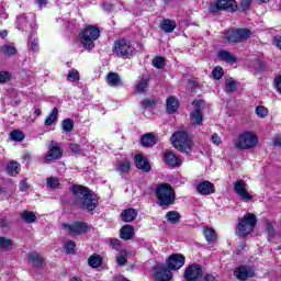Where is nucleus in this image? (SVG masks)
I'll return each mask as SVG.
<instances>
[{
    "instance_id": "obj_1",
    "label": "nucleus",
    "mask_w": 281,
    "mask_h": 281,
    "mask_svg": "<svg viewBox=\"0 0 281 281\" xmlns=\"http://www.w3.org/2000/svg\"><path fill=\"white\" fill-rule=\"evenodd\" d=\"M70 192L75 196L74 205L78 210H82L83 212H93L100 205L98 195L89 189V187L72 184L70 187Z\"/></svg>"
},
{
    "instance_id": "obj_2",
    "label": "nucleus",
    "mask_w": 281,
    "mask_h": 281,
    "mask_svg": "<svg viewBox=\"0 0 281 281\" xmlns=\"http://www.w3.org/2000/svg\"><path fill=\"white\" fill-rule=\"evenodd\" d=\"M186 265V256L182 254H171L166 263H158L154 267V280L170 281L172 280V271H179Z\"/></svg>"
},
{
    "instance_id": "obj_3",
    "label": "nucleus",
    "mask_w": 281,
    "mask_h": 281,
    "mask_svg": "<svg viewBox=\"0 0 281 281\" xmlns=\"http://www.w3.org/2000/svg\"><path fill=\"white\" fill-rule=\"evenodd\" d=\"M159 207H170L177 202V193L170 183H160L154 190Z\"/></svg>"
},
{
    "instance_id": "obj_4",
    "label": "nucleus",
    "mask_w": 281,
    "mask_h": 281,
    "mask_svg": "<svg viewBox=\"0 0 281 281\" xmlns=\"http://www.w3.org/2000/svg\"><path fill=\"white\" fill-rule=\"evenodd\" d=\"M170 142L179 153H186L190 155L192 153V138L188 135L186 131H178L171 135Z\"/></svg>"
},
{
    "instance_id": "obj_5",
    "label": "nucleus",
    "mask_w": 281,
    "mask_h": 281,
    "mask_svg": "<svg viewBox=\"0 0 281 281\" xmlns=\"http://www.w3.org/2000/svg\"><path fill=\"white\" fill-rule=\"evenodd\" d=\"M237 150H251L258 146V134L254 132H244L233 140Z\"/></svg>"
},
{
    "instance_id": "obj_6",
    "label": "nucleus",
    "mask_w": 281,
    "mask_h": 281,
    "mask_svg": "<svg viewBox=\"0 0 281 281\" xmlns=\"http://www.w3.org/2000/svg\"><path fill=\"white\" fill-rule=\"evenodd\" d=\"M258 225V217L254 213H246L243 217L238 218L236 229L240 236H249Z\"/></svg>"
},
{
    "instance_id": "obj_7",
    "label": "nucleus",
    "mask_w": 281,
    "mask_h": 281,
    "mask_svg": "<svg viewBox=\"0 0 281 281\" xmlns=\"http://www.w3.org/2000/svg\"><path fill=\"white\" fill-rule=\"evenodd\" d=\"M100 38V29L98 26L89 25L80 34L79 40L85 49H93L95 41Z\"/></svg>"
},
{
    "instance_id": "obj_8",
    "label": "nucleus",
    "mask_w": 281,
    "mask_h": 281,
    "mask_svg": "<svg viewBox=\"0 0 281 281\" xmlns=\"http://www.w3.org/2000/svg\"><path fill=\"white\" fill-rule=\"evenodd\" d=\"M113 52L119 58H131L135 52V47L127 40H119L114 44Z\"/></svg>"
},
{
    "instance_id": "obj_9",
    "label": "nucleus",
    "mask_w": 281,
    "mask_h": 281,
    "mask_svg": "<svg viewBox=\"0 0 281 281\" xmlns=\"http://www.w3.org/2000/svg\"><path fill=\"white\" fill-rule=\"evenodd\" d=\"M221 10L236 12V10H238V4L236 3V0H217L212 2L209 7V12L212 14H216V12H221Z\"/></svg>"
},
{
    "instance_id": "obj_10",
    "label": "nucleus",
    "mask_w": 281,
    "mask_h": 281,
    "mask_svg": "<svg viewBox=\"0 0 281 281\" xmlns=\"http://www.w3.org/2000/svg\"><path fill=\"white\" fill-rule=\"evenodd\" d=\"M249 36H251V31L248 29H237L225 33V38L228 43H243L247 41Z\"/></svg>"
},
{
    "instance_id": "obj_11",
    "label": "nucleus",
    "mask_w": 281,
    "mask_h": 281,
    "mask_svg": "<svg viewBox=\"0 0 281 281\" xmlns=\"http://www.w3.org/2000/svg\"><path fill=\"white\" fill-rule=\"evenodd\" d=\"M64 229H68L70 236H82V234H87L89 232V224L82 221H76L71 224L64 223Z\"/></svg>"
},
{
    "instance_id": "obj_12",
    "label": "nucleus",
    "mask_w": 281,
    "mask_h": 281,
    "mask_svg": "<svg viewBox=\"0 0 281 281\" xmlns=\"http://www.w3.org/2000/svg\"><path fill=\"white\" fill-rule=\"evenodd\" d=\"M233 190L235 194L244 201L245 203H249V201H254V195L249 194V190H247V184L243 179H239L233 183Z\"/></svg>"
},
{
    "instance_id": "obj_13",
    "label": "nucleus",
    "mask_w": 281,
    "mask_h": 281,
    "mask_svg": "<svg viewBox=\"0 0 281 281\" xmlns=\"http://www.w3.org/2000/svg\"><path fill=\"white\" fill-rule=\"evenodd\" d=\"M203 277V268L199 263L190 265L186 270L183 278L186 281H199Z\"/></svg>"
},
{
    "instance_id": "obj_14",
    "label": "nucleus",
    "mask_w": 281,
    "mask_h": 281,
    "mask_svg": "<svg viewBox=\"0 0 281 281\" xmlns=\"http://www.w3.org/2000/svg\"><path fill=\"white\" fill-rule=\"evenodd\" d=\"M234 276L240 281H246L249 278H255L256 271L249 266L241 265L235 269Z\"/></svg>"
},
{
    "instance_id": "obj_15",
    "label": "nucleus",
    "mask_w": 281,
    "mask_h": 281,
    "mask_svg": "<svg viewBox=\"0 0 281 281\" xmlns=\"http://www.w3.org/2000/svg\"><path fill=\"white\" fill-rule=\"evenodd\" d=\"M60 157H63V148L60 147V144L57 142H52L45 156V161H55L56 159H60Z\"/></svg>"
},
{
    "instance_id": "obj_16",
    "label": "nucleus",
    "mask_w": 281,
    "mask_h": 281,
    "mask_svg": "<svg viewBox=\"0 0 281 281\" xmlns=\"http://www.w3.org/2000/svg\"><path fill=\"white\" fill-rule=\"evenodd\" d=\"M196 192L202 196H210V194H214L216 192V187L214 183L203 180L196 184Z\"/></svg>"
},
{
    "instance_id": "obj_17",
    "label": "nucleus",
    "mask_w": 281,
    "mask_h": 281,
    "mask_svg": "<svg viewBox=\"0 0 281 281\" xmlns=\"http://www.w3.org/2000/svg\"><path fill=\"white\" fill-rule=\"evenodd\" d=\"M201 104H203L202 101H193L192 105L195 106L194 111L191 112L190 119H191V124L194 126L201 124L203 122V114L201 113Z\"/></svg>"
},
{
    "instance_id": "obj_18",
    "label": "nucleus",
    "mask_w": 281,
    "mask_h": 281,
    "mask_svg": "<svg viewBox=\"0 0 281 281\" xmlns=\"http://www.w3.org/2000/svg\"><path fill=\"white\" fill-rule=\"evenodd\" d=\"M164 161L167 166H171V168H177V166H181V164H183V160L172 151L165 153Z\"/></svg>"
},
{
    "instance_id": "obj_19",
    "label": "nucleus",
    "mask_w": 281,
    "mask_h": 281,
    "mask_svg": "<svg viewBox=\"0 0 281 281\" xmlns=\"http://www.w3.org/2000/svg\"><path fill=\"white\" fill-rule=\"evenodd\" d=\"M134 161L138 170H143V172H150V162H148V159H146L142 154H137L134 157Z\"/></svg>"
},
{
    "instance_id": "obj_20",
    "label": "nucleus",
    "mask_w": 281,
    "mask_h": 281,
    "mask_svg": "<svg viewBox=\"0 0 281 281\" xmlns=\"http://www.w3.org/2000/svg\"><path fill=\"white\" fill-rule=\"evenodd\" d=\"M120 238L122 240H133L135 238V227L131 224H125L120 229Z\"/></svg>"
},
{
    "instance_id": "obj_21",
    "label": "nucleus",
    "mask_w": 281,
    "mask_h": 281,
    "mask_svg": "<svg viewBox=\"0 0 281 281\" xmlns=\"http://www.w3.org/2000/svg\"><path fill=\"white\" fill-rule=\"evenodd\" d=\"M121 218L123 223H133V221L137 218V210L133 207L123 210L121 213Z\"/></svg>"
},
{
    "instance_id": "obj_22",
    "label": "nucleus",
    "mask_w": 281,
    "mask_h": 281,
    "mask_svg": "<svg viewBox=\"0 0 281 281\" xmlns=\"http://www.w3.org/2000/svg\"><path fill=\"white\" fill-rule=\"evenodd\" d=\"M203 234H204V238H205L207 245H214V243H216V240H218L216 231H214V228H212V227L204 228Z\"/></svg>"
},
{
    "instance_id": "obj_23",
    "label": "nucleus",
    "mask_w": 281,
    "mask_h": 281,
    "mask_svg": "<svg viewBox=\"0 0 281 281\" xmlns=\"http://www.w3.org/2000/svg\"><path fill=\"white\" fill-rule=\"evenodd\" d=\"M140 143H142V146H145L146 148H150V146H155V144H157V137L151 133H147L142 136Z\"/></svg>"
},
{
    "instance_id": "obj_24",
    "label": "nucleus",
    "mask_w": 281,
    "mask_h": 281,
    "mask_svg": "<svg viewBox=\"0 0 281 281\" xmlns=\"http://www.w3.org/2000/svg\"><path fill=\"white\" fill-rule=\"evenodd\" d=\"M150 80L147 77H142L135 85L134 93H144L148 89Z\"/></svg>"
},
{
    "instance_id": "obj_25",
    "label": "nucleus",
    "mask_w": 281,
    "mask_h": 281,
    "mask_svg": "<svg viewBox=\"0 0 281 281\" xmlns=\"http://www.w3.org/2000/svg\"><path fill=\"white\" fill-rule=\"evenodd\" d=\"M102 262H103L102 256H100L99 254H92L88 258V265L92 269H99V267H102Z\"/></svg>"
},
{
    "instance_id": "obj_26",
    "label": "nucleus",
    "mask_w": 281,
    "mask_h": 281,
    "mask_svg": "<svg viewBox=\"0 0 281 281\" xmlns=\"http://www.w3.org/2000/svg\"><path fill=\"white\" fill-rule=\"evenodd\" d=\"M29 260L30 262H33V267H37V269H43V262H45V260L43 259L41 254L36 251L32 252L29 256Z\"/></svg>"
},
{
    "instance_id": "obj_27",
    "label": "nucleus",
    "mask_w": 281,
    "mask_h": 281,
    "mask_svg": "<svg viewBox=\"0 0 281 281\" xmlns=\"http://www.w3.org/2000/svg\"><path fill=\"white\" fill-rule=\"evenodd\" d=\"M106 82L110 87H120V85H122V79L116 72H109L106 76Z\"/></svg>"
},
{
    "instance_id": "obj_28",
    "label": "nucleus",
    "mask_w": 281,
    "mask_h": 281,
    "mask_svg": "<svg viewBox=\"0 0 281 281\" xmlns=\"http://www.w3.org/2000/svg\"><path fill=\"white\" fill-rule=\"evenodd\" d=\"M160 27L164 32H166L167 34H170L175 32V30L177 29V22L167 19L161 22Z\"/></svg>"
},
{
    "instance_id": "obj_29",
    "label": "nucleus",
    "mask_w": 281,
    "mask_h": 281,
    "mask_svg": "<svg viewBox=\"0 0 281 281\" xmlns=\"http://www.w3.org/2000/svg\"><path fill=\"white\" fill-rule=\"evenodd\" d=\"M165 218L168 223L176 225V223L181 221V214L178 211H168L165 215Z\"/></svg>"
},
{
    "instance_id": "obj_30",
    "label": "nucleus",
    "mask_w": 281,
    "mask_h": 281,
    "mask_svg": "<svg viewBox=\"0 0 281 281\" xmlns=\"http://www.w3.org/2000/svg\"><path fill=\"white\" fill-rule=\"evenodd\" d=\"M177 109H179V101H177V98L170 97L169 99H167L168 113H176Z\"/></svg>"
},
{
    "instance_id": "obj_31",
    "label": "nucleus",
    "mask_w": 281,
    "mask_h": 281,
    "mask_svg": "<svg viewBox=\"0 0 281 281\" xmlns=\"http://www.w3.org/2000/svg\"><path fill=\"white\" fill-rule=\"evenodd\" d=\"M116 170L119 172H128L131 170V161L128 159L120 160L116 164Z\"/></svg>"
},
{
    "instance_id": "obj_32",
    "label": "nucleus",
    "mask_w": 281,
    "mask_h": 281,
    "mask_svg": "<svg viewBox=\"0 0 281 281\" xmlns=\"http://www.w3.org/2000/svg\"><path fill=\"white\" fill-rule=\"evenodd\" d=\"M20 218L24 221V223H36V214L32 211H24L20 215Z\"/></svg>"
},
{
    "instance_id": "obj_33",
    "label": "nucleus",
    "mask_w": 281,
    "mask_h": 281,
    "mask_svg": "<svg viewBox=\"0 0 281 281\" xmlns=\"http://www.w3.org/2000/svg\"><path fill=\"white\" fill-rule=\"evenodd\" d=\"M56 120H58V108H54L52 110V112L46 117L44 124H45V126H52V124H54V122H56Z\"/></svg>"
},
{
    "instance_id": "obj_34",
    "label": "nucleus",
    "mask_w": 281,
    "mask_h": 281,
    "mask_svg": "<svg viewBox=\"0 0 281 281\" xmlns=\"http://www.w3.org/2000/svg\"><path fill=\"white\" fill-rule=\"evenodd\" d=\"M218 57L221 58V60H225L226 63H236V56L227 50H220Z\"/></svg>"
},
{
    "instance_id": "obj_35",
    "label": "nucleus",
    "mask_w": 281,
    "mask_h": 281,
    "mask_svg": "<svg viewBox=\"0 0 281 281\" xmlns=\"http://www.w3.org/2000/svg\"><path fill=\"white\" fill-rule=\"evenodd\" d=\"M7 171H8V175L16 176L21 171V165H19V162H15V161L10 162L7 166Z\"/></svg>"
},
{
    "instance_id": "obj_36",
    "label": "nucleus",
    "mask_w": 281,
    "mask_h": 281,
    "mask_svg": "<svg viewBox=\"0 0 281 281\" xmlns=\"http://www.w3.org/2000/svg\"><path fill=\"white\" fill-rule=\"evenodd\" d=\"M12 247H14L12 239L0 236V249H12Z\"/></svg>"
},
{
    "instance_id": "obj_37",
    "label": "nucleus",
    "mask_w": 281,
    "mask_h": 281,
    "mask_svg": "<svg viewBox=\"0 0 281 281\" xmlns=\"http://www.w3.org/2000/svg\"><path fill=\"white\" fill-rule=\"evenodd\" d=\"M29 49H31V52H38V40H36L35 33L30 35Z\"/></svg>"
},
{
    "instance_id": "obj_38",
    "label": "nucleus",
    "mask_w": 281,
    "mask_h": 281,
    "mask_svg": "<svg viewBox=\"0 0 281 281\" xmlns=\"http://www.w3.org/2000/svg\"><path fill=\"white\" fill-rule=\"evenodd\" d=\"M61 128H63L64 133H71V131H74V120L65 119L61 122Z\"/></svg>"
},
{
    "instance_id": "obj_39",
    "label": "nucleus",
    "mask_w": 281,
    "mask_h": 281,
    "mask_svg": "<svg viewBox=\"0 0 281 281\" xmlns=\"http://www.w3.org/2000/svg\"><path fill=\"white\" fill-rule=\"evenodd\" d=\"M67 80L69 82H78V80H80V72L75 68L70 69L68 71Z\"/></svg>"
},
{
    "instance_id": "obj_40",
    "label": "nucleus",
    "mask_w": 281,
    "mask_h": 281,
    "mask_svg": "<svg viewBox=\"0 0 281 281\" xmlns=\"http://www.w3.org/2000/svg\"><path fill=\"white\" fill-rule=\"evenodd\" d=\"M10 138L13 142H23L25 139V134L19 130H14L10 133Z\"/></svg>"
},
{
    "instance_id": "obj_41",
    "label": "nucleus",
    "mask_w": 281,
    "mask_h": 281,
    "mask_svg": "<svg viewBox=\"0 0 281 281\" xmlns=\"http://www.w3.org/2000/svg\"><path fill=\"white\" fill-rule=\"evenodd\" d=\"M64 249L66 251V254L69 255H76V241L74 240H68L65 246Z\"/></svg>"
},
{
    "instance_id": "obj_42",
    "label": "nucleus",
    "mask_w": 281,
    "mask_h": 281,
    "mask_svg": "<svg viewBox=\"0 0 281 281\" xmlns=\"http://www.w3.org/2000/svg\"><path fill=\"white\" fill-rule=\"evenodd\" d=\"M2 53L5 56H14V54H16V47H14L12 44H4L2 46Z\"/></svg>"
},
{
    "instance_id": "obj_43",
    "label": "nucleus",
    "mask_w": 281,
    "mask_h": 281,
    "mask_svg": "<svg viewBox=\"0 0 281 281\" xmlns=\"http://www.w3.org/2000/svg\"><path fill=\"white\" fill-rule=\"evenodd\" d=\"M153 65L156 69H164L166 67V58L158 56L153 59Z\"/></svg>"
},
{
    "instance_id": "obj_44",
    "label": "nucleus",
    "mask_w": 281,
    "mask_h": 281,
    "mask_svg": "<svg viewBox=\"0 0 281 281\" xmlns=\"http://www.w3.org/2000/svg\"><path fill=\"white\" fill-rule=\"evenodd\" d=\"M256 115H258V117L265 119L267 115H269V110L263 105H258L256 108Z\"/></svg>"
},
{
    "instance_id": "obj_45",
    "label": "nucleus",
    "mask_w": 281,
    "mask_h": 281,
    "mask_svg": "<svg viewBox=\"0 0 281 281\" xmlns=\"http://www.w3.org/2000/svg\"><path fill=\"white\" fill-rule=\"evenodd\" d=\"M47 186H48V188H52V190H56V188H58V186H60V181L56 177H48Z\"/></svg>"
},
{
    "instance_id": "obj_46",
    "label": "nucleus",
    "mask_w": 281,
    "mask_h": 281,
    "mask_svg": "<svg viewBox=\"0 0 281 281\" xmlns=\"http://www.w3.org/2000/svg\"><path fill=\"white\" fill-rule=\"evenodd\" d=\"M157 104V100L155 99H145L143 101V109H153Z\"/></svg>"
},
{
    "instance_id": "obj_47",
    "label": "nucleus",
    "mask_w": 281,
    "mask_h": 281,
    "mask_svg": "<svg viewBox=\"0 0 281 281\" xmlns=\"http://www.w3.org/2000/svg\"><path fill=\"white\" fill-rule=\"evenodd\" d=\"M69 148L74 155H82V148L80 145L72 143L69 145Z\"/></svg>"
},
{
    "instance_id": "obj_48",
    "label": "nucleus",
    "mask_w": 281,
    "mask_h": 281,
    "mask_svg": "<svg viewBox=\"0 0 281 281\" xmlns=\"http://www.w3.org/2000/svg\"><path fill=\"white\" fill-rule=\"evenodd\" d=\"M212 76L214 80H221V78H223V68L221 67L214 68V70L212 71Z\"/></svg>"
},
{
    "instance_id": "obj_49",
    "label": "nucleus",
    "mask_w": 281,
    "mask_h": 281,
    "mask_svg": "<svg viewBox=\"0 0 281 281\" xmlns=\"http://www.w3.org/2000/svg\"><path fill=\"white\" fill-rule=\"evenodd\" d=\"M226 91L227 93L236 91V81L228 79L226 82Z\"/></svg>"
},
{
    "instance_id": "obj_50",
    "label": "nucleus",
    "mask_w": 281,
    "mask_h": 281,
    "mask_svg": "<svg viewBox=\"0 0 281 281\" xmlns=\"http://www.w3.org/2000/svg\"><path fill=\"white\" fill-rule=\"evenodd\" d=\"M12 76L8 71H0V82H10Z\"/></svg>"
},
{
    "instance_id": "obj_51",
    "label": "nucleus",
    "mask_w": 281,
    "mask_h": 281,
    "mask_svg": "<svg viewBox=\"0 0 281 281\" xmlns=\"http://www.w3.org/2000/svg\"><path fill=\"white\" fill-rule=\"evenodd\" d=\"M116 262L119 267H124V265H126L128 260L126 259V256L120 255L119 257H116Z\"/></svg>"
},
{
    "instance_id": "obj_52",
    "label": "nucleus",
    "mask_w": 281,
    "mask_h": 281,
    "mask_svg": "<svg viewBox=\"0 0 281 281\" xmlns=\"http://www.w3.org/2000/svg\"><path fill=\"white\" fill-rule=\"evenodd\" d=\"M19 188H20V192H27V190H30V184L27 183V181L22 180L19 183Z\"/></svg>"
},
{
    "instance_id": "obj_53",
    "label": "nucleus",
    "mask_w": 281,
    "mask_h": 281,
    "mask_svg": "<svg viewBox=\"0 0 281 281\" xmlns=\"http://www.w3.org/2000/svg\"><path fill=\"white\" fill-rule=\"evenodd\" d=\"M211 142L212 144H215V146H220V144L223 143V139H221V136H218V134H213L211 137Z\"/></svg>"
},
{
    "instance_id": "obj_54",
    "label": "nucleus",
    "mask_w": 281,
    "mask_h": 281,
    "mask_svg": "<svg viewBox=\"0 0 281 281\" xmlns=\"http://www.w3.org/2000/svg\"><path fill=\"white\" fill-rule=\"evenodd\" d=\"M251 5V0H241L240 8L243 12L249 10V7Z\"/></svg>"
},
{
    "instance_id": "obj_55",
    "label": "nucleus",
    "mask_w": 281,
    "mask_h": 281,
    "mask_svg": "<svg viewBox=\"0 0 281 281\" xmlns=\"http://www.w3.org/2000/svg\"><path fill=\"white\" fill-rule=\"evenodd\" d=\"M110 245L113 247V249H120V239L117 238H112L110 239Z\"/></svg>"
},
{
    "instance_id": "obj_56",
    "label": "nucleus",
    "mask_w": 281,
    "mask_h": 281,
    "mask_svg": "<svg viewBox=\"0 0 281 281\" xmlns=\"http://www.w3.org/2000/svg\"><path fill=\"white\" fill-rule=\"evenodd\" d=\"M274 85H276L277 90L279 91V93H281V76H279L274 79Z\"/></svg>"
},
{
    "instance_id": "obj_57",
    "label": "nucleus",
    "mask_w": 281,
    "mask_h": 281,
    "mask_svg": "<svg viewBox=\"0 0 281 281\" xmlns=\"http://www.w3.org/2000/svg\"><path fill=\"white\" fill-rule=\"evenodd\" d=\"M268 234L269 236H274L276 234V228H273V225H268Z\"/></svg>"
},
{
    "instance_id": "obj_58",
    "label": "nucleus",
    "mask_w": 281,
    "mask_h": 281,
    "mask_svg": "<svg viewBox=\"0 0 281 281\" xmlns=\"http://www.w3.org/2000/svg\"><path fill=\"white\" fill-rule=\"evenodd\" d=\"M273 145L281 147V136H277L273 138Z\"/></svg>"
},
{
    "instance_id": "obj_59",
    "label": "nucleus",
    "mask_w": 281,
    "mask_h": 281,
    "mask_svg": "<svg viewBox=\"0 0 281 281\" xmlns=\"http://www.w3.org/2000/svg\"><path fill=\"white\" fill-rule=\"evenodd\" d=\"M204 281H216V277L214 274L204 276Z\"/></svg>"
},
{
    "instance_id": "obj_60",
    "label": "nucleus",
    "mask_w": 281,
    "mask_h": 281,
    "mask_svg": "<svg viewBox=\"0 0 281 281\" xmlns=\"http://www.w3.org/2000/svg\"><path fill=\"white\" fill-rule=\"evenodd\" d=\"M36 4L38 8H45V5H47V0H37Z\"/></svg>"
},
{
    "instance_id": "obj_61",
    "label": "nucleus",
    "mask_w": 281,
    "mask_h": 281,
    "mask_svg": "<svg viewBox=\"0 0 281 281\" xmlns=\"http://www.w3.org/2000/svg\"><path fill=\"white\" fill-rule=\"evenodd\" d=\"M24 23H25V19H18L19 30H25V27H23Z\"/></svg>"
},
{
    "instance_id": "obj_62",
    "label": "nucleus",
    "mask_w": 281,
    "mask_h": 281,
    "mask_svg": "<svg viewBox=\"0 0 281 281\" xmlns=\"http://www.w3.org/2000/svg\"><path fill=\"white\" fill-rule=\"evenodd\" d=\"M23 159H24V161H32V155L26 154V155H24Z\"/></svg>"
},
{
    "instance_id": "obj_63",
    "label": "nucleus",
    "mask_w": 281,
    "mask_h": 281,
    "mask_svg": "<svg viewBox=\"0 0 281 281\" xmlns=\"http://www.w3.org/2000/svg\"><path fill=\"white\" fill-rule=\"evenodd\" d=\"M70 281H82V279H80V278H78V277H72V278L70 279Z\"/></svg>"
},
{
    "instance_id": "obj_64",
    "label": "nucleus",
    "mask_w": 281,
    "mask_h": 281,
    "mask_svg": "<svg viewBox=\"0 0 281 281\" xmlns=\"http://www.w3.org/2000/svg\"><path fill=\"white\" fill-rule=\"evenodd\" d=\"M117 281H131V280L126 279L125 277H121L117 279Z\"/></svg>"
}]
</instances>
